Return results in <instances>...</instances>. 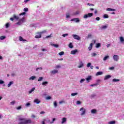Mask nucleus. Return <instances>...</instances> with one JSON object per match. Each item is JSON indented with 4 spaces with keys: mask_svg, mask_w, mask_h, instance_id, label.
<instances>
[{
    "mask_svg": "<svg viewBox=\"0 0 124 124\" xmlns=\"http://www.w3.org/2000/svg\"><path fill=\"white\" fill-rule=\"evenodd\" d=\"M18 124H29L31 123V119L27 120L25 118H19Z\"/></svg>",
    "mask_w": 124,
    "mask_h": 124,
    "instance_id": "f257e3e1",
    "label": "nucleus"
},
{
    "mask_svg": "<svg viewBox=\"0 0 124 124\" xmlns=\"http://www.w3.org/2000/svg\"><path fill=\"white\" fill-rule=\"evenodd\" d=\"M25 22V17H22L21 19H20L18 22L16 23V25L18 26H21Z\"/></svg>",
    "mask_w": 124,
    "mask_h": 124,
    "instance_id": "f03ea898",
    "label": "nucleus"
},
{
    "mask_svg": "<svg viewBox=\"0 0 124 124\" xmlns=\"http://www.w3.org/2000/svg\"><path fill=\"white\" fill-rule=\"evenodd\" d=\"M85 66L84 64V62H83V61H79L78 63V68H83V67Z\"/></svg>",
    "mask_w": 124,
    "mask_h": 124,
    "instance_id": "7ed1b4c3",
    "label": "nucleus"
},
{
    "mask_svg": "<svg viewBox=\"0 0 124 124\" xmlns=\"http://www.w3.org/2000/svg\"><path fill=\"white\" fill-rule=\"evenodd\" d=\"M79 111H80V115L81 116H84L86 114V109L84 108H81Z\"/></svg>",
    "mask_w": 124,
    "mask_h": 124,
    "instance_id": "20e7f679",
    "label": "nucleus"
},
{
    "mask_svg": "<svg viewBox=\"0 0 124 124\" xmlns=\"http://www.w3.org/2000/svg\"><path fill=\"white\" fill-rule=\"evenodd\" d=\"M93 16V13H88V14L84 15L83 16V18L84 19H87V18H89V17H92V16Z\"/></svg>",
    "mask_w": 124,
    "mask_h": 124,
    "instance_id": "39448f33",
    "label": "nucleus"
},
{
    "mask_svg": "<svg viewBox=\"0 0 124 124\" xmlns=\"http://www.w3.org/2000/svg\"><path fill=\"white\" fill-rule=\"evenodd\" d=\"M93 16V13H88V14L84 15L83 16V18L84 19H87V18H89V17H92V16Z\"/></svg>",
    "mask_w": 124,
    "mask_h": 124,
    "instance_id": "423d86ee",
    "label": "nucleus"
},
{
    "mask_svg": "<svg viewBox=\"0 0 124 124\" xmlns=\"http://www.w3.org/2000/svg\"><path fill=\"white\" fill-rule=\"evenodd\" d=\"M72 36L74 38V39H77V40H80L81 39V37L76 34H73Z\"/></svg>",
    "mask_w": 124,
    "mask_h": 124,
    "instance_id": "0eeeda50",
    "label": "nucleus"
},
{
    "mask_svg": "<svg viewBox=\"0 0 124 124\" xmlns=\"http://www.w3.org/2000/svg\"><path fill=\"white\" fill-rule=\"evenodd\" d=\"M113 59L114 62H118V61H119V56H118L117 55H115L113 56Z\"/></svg>",
    "mask_w": 124,
    "mask_h": 124,
    "instance_id": "6e6552de",
    "label": "nucleus"
},
{
    "mask_svg": "<svg viewBox=\"0 0 124 124\" xmlns=\"http://www.w3.org/2000/svg\"><path fill=\"white\" fill-rule=\"evenodd\" d=\"M72 21H74L76 23H79L80 22V20L78 18H73L71 20Z\"/></svg>",
    "mask_w": 124,
    "mask_h": 124,
    "instance_id": "1a4fd4ad",
    "label": "nucleus"
},
{
    "mask_svg": "<svg viewBox=\"0 0 124 124\" xmlns=\"http://www.w3.org/2000/svg\"><path fill=\"white\" fill-rule=\"evenodd\" d=\"M51 74H57L59 73V71L58 70H53L50 72Z\"/></svg>",
    "mask_w": 124,
    "mask_h": 124,
    "instance_id": "9d476101",
    "label": "nucleus"
},
{
    "mask_svg": "<svg viewBox=\"0 0 124 124\" xmlns=\"http://www.w3.org/2000/svg\"><path fill=\"white\" fill-rule=\"evenodd\" d=\"M78 50H77V49H75V50H72V51H71V54H72V55H76V54L77 53H78Z\"/></svg>",
    "mask_w": 124,
    "mask_h": 124,
    "instance_id": "9b49d317",
    "label": "nucleus"
},
{
    "mask_svg": "<svg viewBox=\"0 0 124 124\" xmlns=\"http://www.w3.org/2000/svg\"><path fill=\"white\" fill-rule=\"evenodd\" d=\"M13 84H14V81L12 80L7 85L8 88H10V87H11V85H13Z\"/></svg>",
    "mask_w": 124,
    "mask_h": 124,
    "instance_id": "f8f14e48",
    "label": "nucleus"
},
{
    "mask_svg": "<svg viewBox=\"0 0 124 124\" xmlns=\"http://www.w3.org/2000/svg\"><path fill=\"white\" fill-rule=\"evenodd\" d=\"M96 41H95V40H92V43L90 44V47H93V44H95Z\"/></svg>",
    "mask_w": 124,
    "mask_h": 124,
    "instance_id": "ddd939ff",
    "label": "nucleus"
},
{
    "mask_svg": "<svg viewBox=\"0 0 124 124\" xmlns=\"http://www.w3.org/2000/svg\"><path fill=\"white\" fill-rule=\"evenodd\" d=\"M111 78V76L110 75H107L105 77L104 80L105 81L106 80H108V79Z\"/></svg>",
    "mask_w": 124,
    "mask_h": 124,
    "instance_id": "4468645a",
    "label": "nucleus"
},
{
    "mask_svg": "<svg viewBox=\"0 0 124 124\" xmlns=\"http://www.w3.org/2000/svg\"><path fill=\"white\" fill-rule=\"evenodd\" d=\"M86 81H87V83L90 82V81L92 80V76H89L88 78H86Z\"/></svg>",
    "mask_w": 124,
    "mask_h": 124,
    "instance_id": "2eb2a0df",
    "label": "nucleus"
},
{
    "mask_svg": "<svg viewBox=\"0 0 124 124\" xmlns=\"http://www.w3.org/2000/svg\"><path fill=\"white\" fill-rule=\"evenodd\" d=\"M66 120H67L66 118H65V117L63 118L62 119V122L61 124H63L66 123Z\"/></svg>",
    "mask_w": 124,
    "mask_h": 124,
    "instance_id": "dca6fc26",
    "label": "nucleus"
},
{
    "mask_svg": "<svg viewBox=\"0 0 124 124\" xmlns=\"http://www.w3.org/2000/svg\"><path fill=\"white\" fill-rule=\"evenodd\" d=\"M36 79V77L35 76H31L29 78V80H31V81H33V80H35Z\"/></svg>",
    "mask_w": 124,
    "mask_h": 124,
    "instance_id": "f3484780",
    "label": "nucleus"
},
{
    "mask_svg": "<svg viewBox=\"0 0 124 124\" xmlns=\"http://www.w3.org/2000/svg\"><path fill=\"white\" fill-rule=\"evenodd\" d=\"M106 11H116V9L108 8L106 9Z\"/></svg>",
    "mask_w": 124,
    "mask_h": 124,
    "instance_id": "a211bd4d",
    "label": "nucleus"
},
{
    "mask_svg": "<svg viewBox=\"0 0 124 124\" xmlns=\"http://www.w3.org/2000/svg\"><path fill=\"white\" fill-rule=\"evenodd\" d=\"M110 58V57L109 56H106L104 57L103 58V61H107V60L109 59Z\"/></svg>",
    "mask_w": 124,
    "mask_h": 124,
    "instance_id": "6ab92c4d",
    "label": "nucleus"
},
{
    "mask_svg": "<svg viewBox=\"0 0 124 124\" xmlns=\"http://www.w3.org/2000/svg\"><path fill=\"white\" fill-rule=\"evenodd\" d=\"M19 41H23V42L25 41H27V40L26 39H24L22 36H19Z\"/></svg>",
    "mask_w": 124,
    "mask_h": 124,
    "instance_id": "aec40b11",
    "label": "nucleus"
},
{
    "mask_svg": "<svg viewBox=\"0 0 124 124\" xmlns=\"http://www.w3.org/2000/svg\"><path fill=\"white\" fill-rule=\"evenodd\" d=\"M34 102L35 103H37V104H38L39 103H40V101L38 99H35L34 100Z\"/></svg>",
    "mask_w": 124,
    "mask_h": 124,
    "instance_id": "412c9836",
    "label": "nucleus"
},
{
    "mask_svg": "<svg viewBox=\"0 0 124 124\" xmlns=\"http://www.w3.org/2000/svg\"><path fill=\"white\" fill-rule=\"evenodd\" d=\"M103 74V72H98L96 73V76H98L99 75H102Z\"/></svg>",
    "mask_w": 124,
    "mask_h": 124,
    "instance_id": "4be33fe9",
    "label": "nucleus"
},
{
    "mask_svg": "<svg viewBox=\"0 0 124 124\" xmlns=\"http://www.w3.org/2000/svg\"><path fill=\"white\" fill-rule=\"evenodd\" d=\"M42 85L43 86H47L48 85V82L47 81H45L42 83Z\"/></svg>",
    "mask_w": 124,
    "mask_h": 124,
    "instance_id": "5701e85b",
    "label": "nucleus"
},
{
    "mask_svg": "<svg viewBox=\"0 0 124 124\" xmlns=\"http://www.w3.org/2000/svg\"><path fill=\"white\" fill-rule=\"evenodd\" d=\"M35 90V88L34 87L32 88L30 91H29V93H31L32 92H34Z\"/></svg>",
    "mask_w": 124,
    "mask_h": 124,
    "instance_id": "b1692460",
    "label": "nucleus"
},
{
    "mask_svg": "<svg viewBox=\"0 0 124 124\" xmlns=\"http://www.w3.org/2000/svg\"><path fill=\"white\" fill-rule=\"evenodd\" d=\"M35 38H41V34H39L35 36Z\"/></svg>",
    "mask_w": 124,
    "mask_h": 124,
    "instance_id": "393cba45",
    "label": "nucleus"
},
{
    "mask_svg": "<svg viewBox=\"0 0 124 124\" xmlns=\"http://www.w3.org/2000/svg\"><path fill=\"white\" fill-rule=\"evenodd\" d=\"M78 95V93H72L71 94V95H72V96H75V95Z\"/></svg>",
    "mask_w": 124,
    "mask_h": 124,
    "instance_id": "a878e982",
    "label": "nucleus"
},
{
    "mask_svg": "<svg viewBox=\"0 0 124 124\" xmlns=\"http://www.w3.org/2000/svg\"><path fill=\"white\" fill-rule=\"evenodd\" d=\"M120 40L121 42L124 43V37H120Z\"/></svg>",
    "mask_w": 124,
    "mask_h": 124,
    "instance_id": "bb28decb",
    "label": "nucleus"
},
{
    "mask_svg": "<svg viewBox=\"0 0 124 124\" xmlns=\"http://www.w3.org/2000/svg\"><path fill=\"white\" fill-rule=\"evenodd\" d=\"M103 17L105 18V19H106L107 18H109V16H108V15L107 14H105L103 16Z\"/></svg>",
    "mask_w": 124,
    "mask_h": 124,
    "instance_id": "cd10ccee",
    "label": "nucleus"
},
{
    "mask_svg": "<svg viewBox=\"0 0 124 124\" xmlns=\"http://www.w3.org/2000/svg\"><path fill=\"white\" fill-rule=\"evenodd\" d=\"M53 105L54 106V107L56 108V107H57V106H58V104L57 103V101H54L53 102Z\"/></svg>",
    "mask_w": 124,
    "mask_h": 124,
    "instance_id": "c85d7f7f",
    "label": "nucleus"
},
{
    "mask_svg": "<svg viewBox=\"0 0 124 124\" xmlns=\"http://www.w3.org/2000/svg\"><path fill=\"white\" fill-rule=\"evenodd\" d=\"M108 124H116V122L115 121H110L108 123Z\"/></svg>",
    "mask_w": 124,
    "mask_h": 124,
    "instance_id": "c756f323",
    "label": "nucleus"
},
{
    "mask_svg": "<svg viewBox=\"0 0 124 124\" xmlns=\"http://www.w3.org/2000/svg\"><path fill=\"white\" fill-rule=\"evenodd\" d=\"M113 82H114V83L116 82H119L120 81V79H116V78H114L113 80H112Z\"/></svg>",
    "mask_w": 124,
    "mask_h": 124,
    "instance_id": "7c9ffc66",
    "label": "nucleus"
},
{
    "mask_svg": "<svg viewBox=\"0 0 124 124\" xmlns=\"http://www.w3.org/2000/svg\"><path fill=\"white\" fill-rule=\"evenodd\" d=\"M42 80H43V77H40L38 79V81L40 82L41 81H42Z\"/></svg>",
    "mask_w": 124,
    "mask_h": 124,
    "instance_id": "2f4dec72",
    "label": "nucleus"
},
{
    "mask_svg": "<svg viewBox=\"0 0 124 124\" xmlns=\"http://www.w3.org/2000/svg\"><path fill=\"white\" fill-rule=\"evenodd\" d=\"M14 19H16V20H19V17L18 16H17L16 15H14L13 16Z\"/></svg>",
    "mask_w": 124,
    "mask_h": 124,
    "instance_id": "473e14b6",
    "label": "nucleus"
},
{
    "mask_svg": "<svg viewBox=\"0 0 124 124\" xmlns=\"http://www.w3.org/2000/svg\"><path fill=\"white\" fill-rule=\"evenodd\" d=\"M91 113H92V114H95V113H96V109H92Z\"/></svg>",
    "mask_w": 124,
    "mask_h": 124,
    "instance_id": "72a5a7b5",
    "label": "nucleus"
},
{
    "mask_svg": "<svg viewBox=\"0 0 124 124\" xmlns=\"http://www.w3.org/2000/svg\"><path fill=\"white\" fill-rule=\"evenodd\" d=\"M51 46H52V47H58L59 46V45L51 44Z\"/></svg>",
    "mask_w": 124,
    "mask_h": 124,
    "instance_id": "f704fd0d",
    "label": "nucleus"
},
{
    "mask_svg": "<svg viewBox=\"0 0 124 124\" xmlns=\"http://www.w3.org/2000/svg\"><path fill=\"white\" fill-rule=\"evenodd\" d=\"M59 56H62L63 55H64V52H63V51L60 52L59 53Z\"/></svg>",
    "mask_w": 124,
    "mask_h": 124,
    "instance_id": "c9c22d12",
    "label": "nucleus"
},
{
    "mask_svg": "<svg viewBox=\"0 0 124 124\" xmlns=\"http://www.w3.org/2000/svg\"><path fill=\"white\" fill-rule=\"evenodd\" d=\"M5 36H0V40H3V39H5Z\"/></svg>",
    "mask_w": 124,
    "mask_h": 124,
    "instance_id": "e433bc0d",
    "label": "nucleus"
},
{
    "mask_svg": "<svg viewBox=\"0 0 124 124\" xmlns=\"http://www.w3.org/2000/svg\"><path fill=\"white\" fill-rule=\"evenodd\" d=\"M85 79L84 78H82L80 80L79 82L80 83V84H82L83 82H85Z\"/></svg>",
    "mask_w": 124,
    "mask_h": 124,
    "instance_id": "4c0bfd02",
    "label": "nucleus"
},
{
    "mask_svg": "<svg viewBox=\"0 0 124 124\" xmlns=\"http://www.w3.org/2000/svg\"><path fill=\"white\" fill-rule=\"evenodd\" d=\"M91 65H92V63L89 62L87 64L86 66L87 67H90L91 66Z\"/></svg>",
    "mask_w": 124,
    "mask_h": 124,
    "instance_id": "58836bf2",
    "label": "nucleus"
},
{
    "mask_svg": "<svg viewBox=\"0 0 124 124\" xmlns=\"http://www.w3.org/2000/svg\"><path fill=\"white\" fill-rule=\"evenodd\" d=\"M102 30H104L105 29H107V26H103L101 28Z\"/></svg>",
    "mask_w": 124,
    "mask_h": 124,
    "instance_id": "ea45409f",
    "label": "nucleus"
},
{
    "mask_svg": "<svg viewBox=\"0 0 124 124\" xmlns=\"http://www.w3.org/2000/svg\"><path fill=\"white\" fill-rule=\"evenodd\" d=\"M23 11L25 12H28V11H29V9L28 8H25L23 10Z\"/></svg>",
    "mask_w": 124,
    "mask_h": 124,
    "instance_id": "a19ab883",
    "label": "nucleus"
},
{
    "mask_svg": "<svg viewBox=\"0 0 124 124\" xmlns=\"http://www.w3.org/2000/svg\"><path fill=\"white\" fill-rule=\"evenodd\" d=\"M42 67L37 68L36 69V71H38V70H42Z\"/></svg>",
    "mask_w": 124,
    "mask_h": 124,
    "instance_id": "79ce46f5",
    "label": "nucleus"
},
{
    "mask_svg": "<svg viewBox=\"0 0 124 124\" xmlns=\"http://www.w3.org/2000/svg\"><path fill=\"white\" fill-rule=\"evenodd\" d=\"M22 15H26V12H23L19 14V16H22Z\"/></svg>",
    "mask_w": 124,
    "mask_h": 124,
    "instance_id": "37998d69",
    "label": "nucleus"
},
{
    "mask_svg": "<svg viewBox=\"0 0 124 124\" xmlns=\"http://www.w3.org/2000/svg\"><path fill=\"white\" fill-rule=\"evenodd\" d=\"M61 67H61V65H57L55 66V68H57V69H58V68H61Z\"/></svg>",
    "mask_w": 124,
    "mask_h": 124,
    "instance_id": "c03bdc74",
    "label": "nucleus"
},
{
    "mask_svg": "<svg viewBox=\"0 0 124 124\" xmlns=\"http://www.w3.org/2000/svg\"><path fill=\"white\" fill-rule=\"evenodd\" d=\"M45 122H46V119H43L42 121V124H45Z\"/></svg>",
    "mask_w": 124,
    "mask_h": 124,
    "instance_id": "a18cd8bd",
    "label": "nucleus"
},
{
    "mask_svg": "<svg viewBox=\"0 0 124 124\" xmlns=\"http://www.w3.org/2000/svg\"><path fill=\"white\" fill-rule=\"evenodd\" d=\"M92 57H95V56H96V53H93L92 54H91Z\"/></svg>",
    "mask_w": 124,
    "mask_h": 124,
    "instance_id": "49530a36",
    "label": "nucleus"
},
{
    "mask_svg": "<svg viewBox=\"0 0 124 124\" xmlns=\"http://www.w3.org/2000/svg\"><path fill=\"white\" fill-rule=\"evenodd\" d=\"M67 35H68V33H65V34H63L62 35V36H63V37H65V36H67Z\"/></svg>",
    "mask_w": 124,
    "mask_h": 124,
    "instance_id": "de8ad7c7",
    "label": "nucleus"
},
{
    "mask_svg": "<svg viewBox=\"0 0 124 124\" xmlns=\"http://www.w3.org/2000/svg\"><path fill=\"white\" fill-rule=\"evenodd\" d=\"M6 28L7 29L9 27V23H7L5 25Z\"/></svg>",
    "mask_w": 124,
    "mask_h": 124,
    "instance_id": "09e8293b",
    "label": "nucleus"
},
{
    "mask_svg": "<svg viewBox=\"0 0 124 124\" xmlns=\"http://www.w3.org/2000/svg\"><path fill=\"white\" fill-rule=\"evenodd\" d=\"M15 101H12V102H10V103L12 105H14V104H15Z\"/></svg>",
    "mask_w": 124,
    "mask_h": 124,
    "instance_id": "8fccbe9b",
    "label": "nucleus"
},
{
    "mask_svg": "<svg viewBox=\"0 0 124 124\" xmlns=\"http://www.w3.org/2000/svg\"><path fill=\"white\" fill-rule=\"evenodd\" d=\"M30 106H31V103H28L26 104V106H27V107H30Z\"/></svg>",
    "mask_w": 124,
    "mask_h": 124,
    "instance_id": "3c124183",
    "label": "nucleus"
},
{
    "mask_svg": "<svg viewBox=\"0 0 124 124\" xmlns=\"http://www.w3.org/2000/svg\"><path fill=\"white\" fill-rule=\"evenodd\" d=\"M109 70H114L115 69V67H110L109 68Z\"/></svg>",
    "mask_w": 124,
    "mask_h": 124,
    "instance_id": "603ef678",
    "label": "nucleus"
},
{
    "mask_svg": "<svg viewBox=\"0 0 124 124\" xmlns=\"http://www.w3.org/2000/svg\"><path fill=\"white\" fill-rule=\"evenodd\" d=\"M87 5H89V6H94L93 4L88 3Z\"/></svg>",
    "mask_w": 124,
    "mask_h": 124,
    "instance_id": "864d4df0",
    "label": "nucleus"
},
{
    "mask_svg": "<svg viewBox=\"0 0 124 124\" xmlns=\"http://www.w3.org/2000/svg\"><path fill=\"white\" fill-rule=\"evenodd\" d=\"M2 84H4V81L3 80H0V84L2 85Z\"/></svg>",
    "mask_w": 124,
    "mask_h": 124,
    "instance_id": "5fc2aeb1",
    "label": "nucleus"
},
{
    "mask_svg": "<svg viewBox=\"0 0 124 124\" xmlns=\"http://www.w3.org/2000/svg\"><path fill=\"white\" fill-rule=\"evenodd\" d=\"M54 121H56V118H53L52 121L50 122V124H54Z\"/></svg>",
    "mask_w": 124,
    "mask_h": 124,
    "instance_id": "6e6d98bb",
    "label": "nucleus"
},
{
    "mask_svg": "<svg viewBox=\"0 0 124 124\" xmlns=\"http://www.w3.org/2000/svg\"><path fill=\"white\" fill-rule=\"evenodd\" d=\"M52 35H53V34H52V33L50 34L49 35H48V36H46V38H49L51 37V36H52Z\"/></svg>",
    "mask_w": 124,
    "mask_h": 124,
    "instance_id": "4d7b16f0",
    "label": "nucleus"
},
{
    "mask_svg": "<svg viewBox=\"0 0 124 124\" xmlns=\"http://www.w3.org/2000/svg\"><path fill=\"white\" fill-rule=\"evenodd\" d=\"M68 47H73V46L72 45V43H70Z\"/></svg>",
    "mask_w": 124,
    "mask_h": 124,
    "instance_id": "13d9d810",
    "label": "nucleus"
},
{
    "mask_svg": "<svg viewBox=\"0 0 124 124\" xmlns=\"http://www.w3.org/2000/svg\"><path fill=\"white\" fill-rule=\"evenodd\" d=\"M77 104L78 105H79L81 104V102L80 101H77Z\"/></svg>",
    "mask_w": 124,
    "mask_h": 124,
    "instance_id": "bf43d9fd",
    "label": "nucleus"
},
{
    "mask_svg": "<svg viewBox=\"0 0 124 124\" xmlns=\"http://www.w3.org/2000/svg\"><path fill=\"white\" fill-rule=\"evenodd\" d=\"M96 47H100V43L96 44Z\"/></svg>",
    "mask_w": 124,
    "mask_h": 124,
    "instance_id": "052dcab7",
    "label": "nucleus"
},
{
    "mask_svg": "<svg viewBox=\"0 0 124 124\" xmlns=\"http://www.w3.org/2000/svg\"><path fill=\"white\" fill-rule=\"evenodd\" d=\"M51 98H52V97L50 96H47L46 98V99H47V100H49V99H51Z\"/></svg>",
    "mask_w": 124,
    "mask_h": 124,
    "instance_id": "680f3d73",
    "label": "nucleus"
},
{
    "mask_svg": "<svg viewBox=\"0 0 124 124\" xmlns=\"http://www.w3.org/2000/svg\"><path fill=\"white\" fill-rule=\"evenodd\" d=\"M96 85H98V84H91L90 86L91 87H93L94 86H96Z\"/></svg>",
    "mask_w": 124,
    "mask_h": 124,
    "instance_id": "e2e57ef3",
    "label": "nucleus"
},
{
    "mask_svg": "<svg viewBox=\"0 0 124 124\" xmlns=\"http://www.w3.org/2000/svg\"><path fill=\"white\" fill-rule=\"evenodd\" d=\"M95 96H96L95 94H93L91 95V97H94Z\"/></svg>",
    "mask_w": 124,
    "mask_h": 124,
    "instance_id": "0e129e2a",
    "label": "nucleus"
},
{
    "mask_svg": "<svg viewBox=\"0 0 124 124\" xmlns=\"http://www.w3.org/2000/svg\"><path fill=\"white\" fill-rule=\"evenodd\" d=\"M42 56H43V53H40L39 54V57H42Z\"/></svg>",
    "mask_w": 124,
    "mask_h": 124,
    "instance_id": "69168bd1",
    "label": "nucleus"
},
{
    "mask_svg": "<svg viewBox=\"0 0 124 124\" xmlns=\"http://www.w3.org/2000/svg\"><path fill=\"white\" fill-rule=\"evenodd\" d=\"M46 123H51L49 119H46Z\"/></svg>",
    "mask_w": 124,
    "mask_h": 124,
    "instance_id": "338daca9",
    "label": "nucleus"
},
{
    "mask_svg": "<svg viewBox=\"0 0 124 124\" xmlns=\"http://www.w3.org/2000/svg\"><path fill=\"white\" fill-rule=\"evenodd\" d=\"M74 14L75 15H78L79 14V11H77Z\"/></svg>",
    "mask_w": 124,
    "mask_h": 124,
    "instance_id": "774afa93",
    "label": "nucleus"
}]
</instances>
